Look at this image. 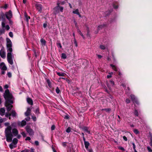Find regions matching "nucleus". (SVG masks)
<instances>
[{
  "mask_svg": "<svg viewBox=\"0 0 152 152\" xmlns=\"http://www.w3.org/2000/svg\"><path fill=\"white\" fill-rule=\"evenodd\" d=\"M0 68L3 70H6L7 69L6 66L4 62H2L0 64Z\"/></svg>",
  "mask_w": 152,
  "mask_h": 152,
  "instance_id": "0eeeda50",
  "label": "nucleus"
},
{
  "mask_svg": "<svg viewBox=\"0 0 152 152\" xmlns=\"http://www.w3.org/2000/svg\"><path fill=\"white\" fill-rule=\"evenodd\" d=\"M5 110L4 108L0 107V115L3 116L5 114Z\"/></svg>",
  "mask_w": 152,
  "mask_h": 152,
  "instance_id": "9d476101",
  "label": "nucleus"
},
{
  "mask_svg": "<svg viewBox=\"0 0 152 152\" xmlns=\"http://www.w3.org/2000/svg\"><path fill=\"white\" fill-rule=\"evenodd\" d=\"M61 57L62 58L65 59L66 58V55L64 53H62L61 54Z\"/></svg>",
  "mask_w": 152,
  "mask_h": 152,
  "instance_id": "cd10ccee",
  "label": "nucleus"
},
{
  "mask_svg": "<svg viewBox=\"0 0 152 152\" xmlns=\"http://www.w3.org/2000/svg\"><path fill=\"white\" fill-rule=\"evenodd\" d=\"M126 102L127 103H129L130 102V100L129 99H126Z\"/></svg>",
  "mask_w": 152,
  "mask_h": 152,
  "instance_id": "49530a36",
  "label": "nucleus"
},
{
  "mask_svg": "<svg viewBox=\"0 0 152 152\" xmlns=\"http://www.w3.org/2000/svg\"><path fill=\"white\" fill-rule=\"evenodd\" d=\"M47 82L48 83V86H51V84L50 80H47Z\"/></svg>",
  "mask_w": 152,
  "mask_h": 152,
  "instance_id": "58836bf2",
  "label": "nucleus"
},
{
  "mask_svg": "<svg viewBox=\"0 0 152 152\" xmlns=\"http://www.w3.org/2000/svg\"><path fill=\"white\" fill-rule=\"evenodd\" d=\"M12 133L14 136H16L18 134V132L16 129H14L12 130Z\"/></svg>",
  "mask_w": 152,
  "mask_h": 152,
  "instance_id": "4468645a",
  "label": "nucleus"
},
{
  "mask_svg": "<svg viewBox=\"0 0 152 152\" xmlns=\"http://www.w3.org/2000/svg\"><path fill=\"white\" fill-rule=\"evenodd\" d=\"M134 113L137 116L138 115V112L137 110H135L134 111Z\"/></svg>",
  "mask_w": 152,
  "mask_h": 152,
  "instance_id": "79ce46f5",
  "label": "nucleus"
},
{
  "mask_svg": "<svg viewBox=\"0 0 152 152\" xmlns=\"http://www.w3.org/2000/svg\"><path fill=\"white\" fill-rule=\"evenodd\" d=\"M10 123L8 122H6V123H5L4 124V125L5 126H7V127L8 126H10V127H11V126H9V125H10Z\"/></svg>",
  "mask_w": 152,
  "mask_h": 152,
  "instance_id": "473e14b6",
  "label": "nucleus"
},
{
  "mask_svg": "<svg viewBox=\"0 0 152 152\" xmlns=\"http://www.w3.org/2000/svg\"><path fill=\"white\" fill-rule=\"evenodd\" d=\"M113 8L114 9H117L118 8V5H114Z\"/></svg>",
  "mask_w": 152,
  "mask_h": 152,
  "instance_id": "13d9d810",
  "label": "nucleus"
},
{
  "mask_svg": "<svg viewBox=\"0 0 152 152\" xmlns=\"http://www.w3.org/2000/svg\"><path fill=\"white\" fill-rule=\"evenodd\" d=\"M5 28L7 30H9L10 28L9 26L8 25H6V26H5Z\"/></svg>",
  "mask_w": 152,
  "mask_h": 152,
  "instance_id": "ea45409f",
  "label": "nucleus"
},
{
  "mask_svg": "<svg viewBox=\"0 0 152 152\" xmlns=\"http://www.w3.org/2000/svg\"><path fill=\"white\" fill-rule=\"evenodd\" d=\"M60 91V90L59 88L57 87L56 89V92L57 94H58L59 93Z\"/></svg>",
  "mask_w": 152,
  "mask_h": 152,
  "instance_id": "72a5a7b5",
  "label": "nucleus"
},
{
  "mask_svg": "<svg viewBox=\"0 0 152 152\" xmlns=\"http://www.w3.org/2000/svg\"><path fill=\"white\" fill-rule=\"evenodd\" d=\"M110 66L112 67V69L114 70L115 71H117V68L115 67V66H114V65H113L112 64H111L110 65Z\"/></svg>",
  "mask_w": 152,
  "mask_h": 152,
  "instance_id": "b1692460",
  "label": "nucleus"
},
{
  "mask_svg": "<svg viewBox=\"0 0 152 152\" xmlns=\"http://www.w3.org/2000/svg\"><path fill=\"white\" fill-rule=\"evenodd\" d=\"M10 115H11V114H10V113H6L5 115V116L6 117H9V119H10Z\"/></svg>",
  "mask_w": 152,
  "mask_h": 152,
  "instance_id": "7c9ffc66",
  "label": "nucleus"
},
{
  "mask_svg": "<svg viewBox=\"0 0 152 152\" xmlns=\"http://www.w3.org/2000/svg\"><path fill=\"white\" fill-rule=\"evenodd\" d=\"M147 149H148V151L149 152H152V150H151V149L150 147H147Z\"/></svg>",
  "mask_w": 152,
  "mask_h": 152,
  "instance_id": "c03bdc74",
  "label": "nucleus"
},
{
  "mask_svg": "<svg viewBox=\"0 0 152 152\" xmlns=\"http://www.w3.org/2000/svg\"><path fill=\"white\" fill-rule=\"evenodd\" d=\"M85 131L88 134H90V131H88V130H87V129H85Z\"/></svg>",
  "mask_w": 152,
  "mask_h": 152,
  "instance_id": "a18cd8bd",
  "label": "nucleus"
},
{
  "mask_svg": "<svg viewBox=\"0 0 152 152\" xmlns=\"http://www.w3.org/2000/svg\"><path fill=\"white\" fill-rule=\"evenodd\" d=\"M36 7L38 11L41 12L42 10V7L41 4L37 3L36 5Z\"/></svg>",
  "mask_w": 152,
  "mask_h": 152,
  "instance_id": "1a4fd4ad",
  "label": "nucleus"
},
{
  "mask_svg": "<svg viewBox=\"0 0 152 152\" xmlns=\"http://www.w3.org/2000/svg\"><path fill=\"white\" fill-rule=\"evenodd\" d=\"M88 152H93V150L91 149H87Z\"/></svg>",
  "mask_w": 152,
  "mask_h": 152,
  "instance_id": "4d7b16f0",
  "label": "nucleus"
},
{
  "mask_svg": "<svg viewBox=\"0 0 152 152\" xmlns=\"http://www.w3.org/2000/svg\"><path fill=\"white\" fill-rule=\"evenodd\" d=\"M26 129L30 135H32L34 134V132L33 130L28 126H26Z\"/></svg>",
  "mask_w": 152,
  "mask_h": 152,
  "instance_id": "39448f33",
  "label": "nucleus"
},
{
  "mask_svg": "<svg viewBox=\"0 0 152 152\" xmlns=\"http://www.w3.org/2000/svg\"><path fill=\"white\" fill-rule=\"evenodd\" d=\"M80 35L82 37L83 39L85 38V37L82 33H80Z\"/></svg>",
  "mask_w": 152,
  "mask_h": 152,
  "instance_id": "69168bd1",
  "label": "nucleus"
},
{
  "mask_svg": "<svg viewBox=\"0 0 152 152\" xmlns=\"http://www.w3.org/2000/svg\"><path fill=\"white\" fill-rule=\"evenodd\" d=\"M60 4L59 3H57V6L55 7L54 9V12L55 14H57L59 12H62L64 10V7H61L59 5Z\"/></svg>",
  "mask_w": 152,
  "mask_h": 152,
  "instance_id": "7ed1b4c3",
  "label": "nucleus"
},
{
  "mask_svg": "<svg viewBox=\"0 0 152 152\" xmlns=\"http://www.w3.org/2000/svg\"><path fill=\"white\" fill-rule=\"evenodd\" d=\"M84 143L85 148L86 149H88V147L90 145L89 142H84Z\"/></svg>",
  "mask_w": 152,
  "mask_h": 152,
  "instance_id": "6ab92c4d",
  "label": "nucleus"
},
{
  "mask_svg": "<svg viewBox=\"0 0 152 152\" xmlns=\"http://www.w3.org/2000/svg\"><path fill=\"white\" fill-rule=\"evenodd\" d=\"M7 74V75H8V76L9 77H11V76H12L11 73L10 72H8Z\"/></svg>",
  "mask_w": 152,
  "mask_h": 152,
  "instance_id": "a19ab883",
  "label": "nucleus"
},
{
  "mask_svg": "<svg viewBox=\"0 0 152 152\" xmlns=\"http://www.w3.org/2000/svg\"><path fill=\"white\" fill-rule=\"evenodd\" d=\"M55 129V126L54 125H53L52 126L51 129L52 130H54Z\"/></svg>",
  "mask_w": 152,
  "mask_h": 152,
  "instance_id": "09e8293b",
  "label": "nucleus"
},
{
  "mask_svg": "<svg viewBox=\"0 0 152 152\" xmlns=\"http://www.w3.org/2000/svg\"><path fill=\"white\" fill-rule=\"evenodd\" d=\"M24 16L26 20L27 23H28L29 19H30L29 16H28L27 14L25 12L24 13Z\"/></svg>",
  "mask_w": 152,
  "mask_h": 152,
  "instance_id": "dca6fc26",
  "label": "nucleus"
},
{
  "mask_svg": "<svg viewBox=\"0 0 152 152\" xmlns=\"http://www.w3.org/2000/svg\"><path fill=\"white\" fill-rule=\"evenodd\" d=\"M3 91V89L2 87L0 86V91L2 92Z\"/></svg>",
  "mask_w": 152,
  "mask_h": 152,
  "instance_id": "338daca9",
  "label": "nucleus"
},
{
  "mask_svg": "<svg viewBox=\"0 0 152 152\" xmlns=\"http://www.w3.org/2000/svg\"><path fill=\"white\" fill-rule=\"evenodd\" d=\"M73 13L74 14H77L79 13L78 9H77L73 11Z\"/></svg>",
  "mask_w": 152,
  "mask_h": 152,
  "instance_id": "5701e85b",
  "label": "nucleus"
},
{
  "mask_svg": "<svg viewBox=\"0 0 152 152\" xmlns=\"http://www.w3.org/2000/svg\"><path fill=\"white\" fill-rule=\"evenodd\" d=\"M123 138L124 139V140H125V141H127V138H126V137L125 136H124L123 137Z\"/></svg>",
  "mask_w": 152,
  "mask_h": 152,
  "instance_id": "3c124183",
  "label": "nucleus"
},
{
  "mask_svg": "<svg viewBox=\"0 0 152 152\" xmlns=\"http://www.w3.org/2000/svg\"><path fill=\"white\" fill-rule=\"evenodd\" d=\"M31 110L30 108H28L26 111L25 113V114L26 116H28L30 114Z\"/></svg>",
  "mask_w": 152,
  "mask_h": 152,
  "instance_id": "ddd939ff",
  "label": "nucleus"
},
{
  "mask_svg": "<svg viewBox=\"0 0 152 152\" xmlns=\"http://www.w3.org/2000/svg\"><path fill=\"white\" fill-rule=\"evenodd\" d=\"M110 84L111 86H113L114 85V82L113 81H110Z\"/></svg>",
  "mask_w": 152,
  "mask_h": 152,
  "instance_id": "2f4dec72",
  "label": "nucleus"
},
{
  "mask_svg": "<svg viewBox=\"0 0 152 152\" xmlns=\"http://www.w3.org/2000/svg\"><path fill=\"white\" fill-rule=\"evenodd\" d=\"M11 129L12 127L10 126H8L6 129L5 131L6 140L9 142H11L12 138V135L11 131Z\"/></svg>",
  "mask_w": 152,
  "mask_h": 152,
  "instance_id": "f03ea898",
  "label": "nucleus"
},
{
  "mask_svg": "<svg viewBox=\"0 0 152 152\" xmlns=\"http://www.w3.org/2000/svg\"><path fill=\"white\" fill-rule=\"evenodd\" d=\"M47 25L46 24L44 23L43 24V27L44 28H45L47 27Z\"/></svg>",
  "mask_w": 152,
  "mask_h": 152,
  "instance_id": "0e129e2a",
  "label": "nucleus"
},
{
  "mask_svg": "<svg viewBox=\"0 0 152 152\" xmlns=\"http://www.w3.org/2000/svg\"><path fill=\"white\" fill-rule=\"evenodd\" d=\"M22 134L23 136L24 137H25L26 136V134L24 132H22Z\"/></svg>",
  "mask_w": 152,
  "mask_h": 152,
  "instance_id": "603ef678",
  "label": "nucleus"
},
{
  "mask_svg": "<svg viewBox=\"0 0 152 152\" xmlns=\"http://www.w3.org/2000/svg\"><path fill=\"white\" fill-rule=\"evenodd\" d=\"M131 97L132 99V100L134 102H135L137 103H138V102L136 99V98L135 96L133 95H131Z\"/></svg>",
  "mask_w": 152,
  "mask_h": 152,
  "instance_id": "f8f14e48",
  "label": "nucleus"
},
{
  "mask_svg": "<svg viewBox=\"0 0 152 152\" xmlns=\"http://www.w3.org/2000/svg\"><path fill=\"white\" fill-rule=\"evenodd\" d=\"M111 77H112V75H107V77L108 78H111Z\"/></svg>",
  "mask_w": 152,
  "mask_h": 152,
  "instance_id": "bf43d9fd",
  "label": "nucleus"
},
{
  "mask_svg": "<svg viewBox=\"0 0 152 152\" xmlns=\"http://www.w3.org/2000/svg\"><path fill=\"white\" fill-rule=\"evenodd\" d=\"M18 124L20 126H23L26 125V122L25 121L23 120L21 122H18Z\"/></svg>",
  "mask_w": 152,
  "mask_h": 152,
  "instance_id": "9b49d317",
  "label": "nucleus"
},
{
  "mask_svg": "<svg viewBox=\"0 0 152 152\" xmlns=\"http://www.w3.org/2000/svg\"><path fill=\"white\" fill-rule=\"evenodd\" d=\"M57 74L60 76H64L65 75L64 73H61L60 72H57Z\"/></svg>",
  "mask_w": 152,
  "mask_h": 152,
  "instance_id": "aec40b11",
  "label": "nucleus"
},
{
  "mask_svg": "<svg viewBox=\"0 0 152 152\" xmlns=\"http://www.w3.org/2000/svg\"><path fill=\"white\" fill-rule=\"evenodd\" d=\"M21 152H29V151L28 150H24L22 151Z\"/></svg>",
  "mask_w": 152,
  "mask_h": 152,
  "instance_id": "680f3d73",
  "label": "nucleus"
},
{
  "mask_svg": "<svg viewBox=\"0 0 152 152\" xmlns=\"http://www.w3.org/2000/svg\"><path fill=\"white\" fill-rule=\"evenodd\" d=\"M110 109L109 108L108 109H103L102 110H104L106 112H109L110 110Z\"/></svg>",
  "mask_w": 152,
  "mask_h": 152,
  "instance_id": "c9c22d12",
  "label": "nucleus"
},
{
  "mask_svg": "<svg viewBox=\"0 0 152 152\" xmlns=\"http://www.w3.org/2000/svg\"><path fill=\"white\" fill-rule=\"evenodd\" d=\"M118 148L121 150L122 151H125V149L124 148L122 147H121V146H119L118 147Z\"/></svg>",
  "mask_w": 152,
  "mask_h": 152,
  "instance_id": "e433bc0d",
  "label": "nucleus"
},
{
  "mask_svg": "<svg viewBox=\"0 0 152 152\" xmlns=\"http://www.w3.org/2000/svg\"><path fill=\"white\" fill-rule=\"evenodd\" d=\"M133 132L136 134H139V131L137 129H134L133 130Z\"/></svg>",
  "mask_w": 152,
  "mask_h": 152,
  "instance_id": "bb28decb",
  "label": "nucleus"
},
{
  "mask_svg": "<svg viewBox=\"0 0 152 152\" xmlns=\"http://www.w3.org/2000/svg\"><path fill=\"white\" fill-rule=\"evenodd\" d=\"M102 25H101V26H99L98 27V29L99 30L100 28H101L102 27Z\"/></svg>",
  "mask_w": 152,
  "mask_h": 152,
  "instance_id": "052dcab7",
  "label": "nucleus"
},
{
  "mask_svg": "<svg viewBox=\"0 0 152 152\" xmlns=\"http://www.w3.org/2000/svg\"><path fill=\"white\" fill-rule=\"evenodd\" d=\"M18 142V140L16 138H14L12 141V143L16 144Z\"/></svg>",
  "mask_w": 152,
  "mask_h": 152,
  "instance_id": "393cba45",
  "label": "nucleus"
},
{
  "mask_svg": "<svg viewBox=\"0 0 152 152\" xmlns=\"http://www.w3.org/2000/svg\"><path fill=\"white\" fill-rule=\"evenodd\" d=\"M9 146L10 148L12 149L16 147V144L12 142L10 145Z\"/></svg>",
  "mask_w": 152,
  "mask_h": 152,
  "instance_id": "a211bd4d",
  "label": "nucleus"
},
{
  "mask_svg": "<svg viewBox=\"0 0 152 152\" xmlns=\"http://www.w3.org/2000/svg\"><path fill=\"white\" fill-rule=\"evenodd\" d=\"M132 144L133 145V149H135V144L134 143H132Z\"/></svg>",
  "mask_w": 152,
  "mask_h": 152,
  "instance_id": "8fccbe9b",
  "label": "nucleus"
},
{
  "mask_svg": "<svg viewBox=\"0 0 152 152\" xmlns=\"http://www.w3.org/2000/svg\"><path fill=\"white\" fill-rule=\"evenodd\" d=\"M9 35L10 37H13V34L12 33V32H10L9 33Z\"/></svg>",
  "mask_w": 152,
  "mask_h": 152,
  "instance_id": "4c0bfd02",
  "label": "nucleus"
},
{
  "mask_svg": "<svg viewBox=\"0 0 152 152\" xmlns=\"http://www.w3.org/2000/svg\"><path fill=\"white\" fill-rule=\"evenodd\" d=\"M41 42L42 44V45H45V41L43 39H41Z\"/></svg>",
  "mask_w": 152,
  "mask_h": 152,
  "instance_id": "a878e982",
  "label": "nucleus"
},
{
  "mask_svg": "<svg viewBox=\"0 0 152 152\" xmlns=\"http://www.w3.org/2000/svg\"><path fill=\"white\" fill-rule=\"evenodd\" d=\"M7 60L8 63L11 65L13 64V61L12 59L13 56L12 52V42L10 40L9 38H7Z\"/></svg>",
  "mask_w": 152,
  "mask_h": 152,
  "instance_id": "f257e3e1",
  "label": "nucleus"
},
{
  "mask_svg": "<svg viewBox=\"0 0 152 152\" xmlns=\"http://www.w3.org/2000/svg\"><path fill=\"white\" fill-rule=\"evenodd\" d=\"M71 131V129L69 127H68L66 130V132L67 133H69Z\"/></svg>",
  "mask_w": 152,
  "mask_h": 152,
  "instance_id": "f704fd0d",
  "label": "nucleus"
},
{
  "mask_svg": "<svg viewBox=\"0 0 152 152\" xmlns=\"http://www.w3.org/2000/svg\"><path fill=\"white\" fill-rule=\"evenodd\" d=\"M4 30H1L0 31V35H1L2 34L4 33Z\"/></svg>",
  "mask_w": 152,
  "mask_h": 152,
  "instance_id": "37998d69",
  "label": "nucleus"
},
{
  "mask_svg": "<svg viewBox=\"0 0 152 152\" xmlns=\"http://www.w3.org/2000/svg\"><path fill=\"white\" fill-rule=\"evenodd\" d=\"M57 47L58 48H62V46L61 44V43L60 42H58L57 43Z\"/></svg>",
  "mask_w": 152,
  "mask_h": 152,
  "instance_id": "c756f323",
  "label": "nucleus"
},
{
  "mask_svg": "<svg viewBox=\"0 0 152 152\" xmlns=\"http://www.w3.org/2000/svg\"><path fill=\"white\" fill-rule=\"evenodd\" d=\"M30 119V118L29 117H27V118H26V121H28Z\"/></svg>",
  "mask_w": 152,
  "mask_h": 152,
  "instance_id": "774afa93",
  "label": "nucleus"
},
{
  "mask_svg": "<svg viewBox=\"0 0 152 152\" xmlns=\"http://www.w3.org/2000/svg\"><path fill=\"white\" fill-rule=\"evenodd\" d=\"M35 143L36 145H39V142L37 141H35Z\"/></svg>",
  "mask_w": 152,
  "mask_h": 152,
  "instance_id": "de8ad7c7",
  "label": "nucleus"
},
{
  "mask_svg": "<svg viewBox=\"0 0 152 152\" xmlns=\"http://www.w3.org/2000/svg\"><path fill=\"white\" fill-rule=\"evenodd\" d=\"M31 140V138H30V137H27L26 138V139L25 140Z\"/></svg>",
  "mask_w": 152,
  "mask_h": 152,
  "instance_id": "864d4df0",
  "label": "nucleus"
},
{
  "mask_svg": "<svg viewBox=\"0 0 152 152\" xmlns=\"http://www.w3.org/2000/svg\"><path fill=\"white\" fill-rule=\"evenodd\" d=\"M5 15L7 18L8 20L11 18L12 16L11 11L10 10L8 12H6L5 13Z\"/></svg>",
  "mask_w": 152,
  "mask_h": 152,
  "instance_id": "423d86ee",
  "label": "nucleus"
},
{
  "mask_svg": "<svg viewBox=\"0 0 152 152\" xmlns=\"http://www.w3.org/2000/svg\"><path fill=\"white\" fill-rule=\"evenodd\" d=\"M6 119L5 118H1L0 117V123H1L4 122L5 121H6Z\"/></svg>",
  "mask_w": 152,
  "mask_h": 152,
  "instance_id": "412c9836",
  "label": "nucleus"
},
{
  "mask_svg": "<svg viewBox=\"0 0 152 152\" xmlns=\"http://www.w3.org/2000/svg\"><path fill=\"white\" fill-rule=\"evenodd\" d=\"M27 100L28 103L31 104V105H33V102L32 100L29 98H28L27 99Z\"/></svg>",
  "mask_w": 152,
  "mask_h": 152,
  "instance_id": "f3484780",
  "label": "nucleus"
},
{
  "mask_svg": "<svg viewBox=\"0 0 152 152\" xmlns=\"http://www.w3.org/2000/svg\"><path fill=\"white\" fill-rule=\"evenodd\" d=\"M11 115L13 117H15L16 115V113L14 111L12 110L11 113Z\"/></svg>",
  "mask_w": 152,
  "mask_h": 152,
  "instance_id": "4be33fe9",
  "label": "nucleus"
},
{
  "mask_svg": "<svg viewBox=\"0 0 152 152\" xmlns=\"http://www.w3.org/2000/svg\"><path fill=\"white\" fill-rule=\"evenodd\" d=\"M0 56L3 58L6 57L4 49H1L0 51Z\"/></svg>",
  "mask_w": 152,
  "mask_h": 152,
  "instance_id": "6e6552de",
  "label": "nucleus"
},
{
  "mask_svg": "<svg viewBox=\"0 0 152 152\" xmlns=\"http://www.w3.org/2000/svg\"><path fill=\"white\" fill-rule=\"evenodd\" d=\"M100 48L102 50L105 49L106 48L105 46L102 45H100Z\"/></svg>",
  "mask_w": 152,
  "mask_h": 152,
  "instance_id": "c85d7f7f",
  "label": "nucleus"
},
{
  "mask_svg": "<svg viewBox=\"0 0 152 152\" xmlns=\"http://www.w3.org/2000/svg\"><path fill=\"white\" fill-rule=\"evenodd\" d=\"M4 97L6 100H8L12 98V95L10 94L8 90H7L5 91L4 93Z\"/></svg>",
  "mask_w": 152,
  "mask_h": 152,
  "instance_id": "20e7f679",
  "label": "nucleus"
},
{
  "mask_svg": "<svg viewBox=\"0 0 152 152\" xmlns=\"http://www.w3.org/2000/svg\"><path fill=\"white\" fill-rule=\"evenodd\" d=\"M151 142L150 143V145L151 146H152V137H151Z\"/></svg>",
  "mask_w": 152,
  "mask_h": 152,
  "instance_id": "5fc2aeb1",
  "label": "nucleus"
},
{
  "mask_svg": "<svg viewBox=\"0 0 152 152\" xmlns=\"http://www.w3.org/2000/svg\"><path fill=\"white\" fill-rule=\"evenodd\" d=\"M5 106L7 108V110L8 111H10L12 107V106L11 104H8L7 103H6Z\"/></svg>",
  "mask_w": 152,
  "mask_h": 152,
  "instance_id": "2eb2a0df",
  "label": "nucleus"
},
{
  "mask_svg": "<svg viewBox=\"0 0 152 152\" xmlns=\"http://www.w3.org/2000/svg\"><path fill=\"white\" fill-rule=\"evenodd\" d=\"M2 26L3 27H5V23L4 22H2Z\"/></svg>",
  "mask_w": 152,
  "mask_h": 152,
  "instance_id": "6e6d98bb",
  "label": "nucleus"
},
{
  "mask_svg": "<svg viewBox=\"0 0 152 152\" xmlns=\"http://www.w3.org/2000/svg\"><path fill=\"white\" fill-rule=\"evenodd\" d=\"M97 56L99 58H100L102 57V56L101 55H98Z\"/></svg>",
  "mask_w": 152,
  "mask_h": 152,
  "instance_id": "e2e57ef3",
  "label": "nucleus"
}]
</instances>
